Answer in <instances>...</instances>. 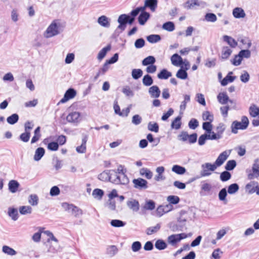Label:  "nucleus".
Listing matches in <instances>:
<instances>
[{
	"label": "nucleus",
	"instance_id": "f257e3e1",
	"mask_svg": "<svg viewBox=\"0 0 259 259\" xmlns=\"http://www.w3.org/2000/svg\"><path fill=\"white\" fill-rule=\"evenodd\" d=\"M137 16L133 11L131 12L130 15H120L117 19V22L119 24L117 26V29H120L121 31H123L125 29L127 24L130 25L133 24Z\"/></svg>",
	"mask_w": 259,
	"mask_h": 259
},
{
	"label": "nucleus",
	"instance_id": "f03ea898",
	"mask_svg": "<svg viewBox=\"0 0 259 259\" xmlns=\"http://www.w3.org/2000/svg\"><path fill=\"white\" fill-rule=\"evenodd\" d=\"M249 124V120L246 116L241 117V121H234L231 124V131L234 134H237L238 130H245Z\"/></svg>",
	"mask_w": 259,
	"mask_h": 259
},
{
	"label": "nucleus",
	"instance_id": "7ed1b4c3",
	"mask_svg": "<svg viewBox=\"0 0 259 259\" xmlns=\"http://www.w3.org/2000/svg\"><path fill=\"white\" fill-rule=\"evenodd\" d=\"M251 52L248 50H241L238 55H236L234 56L233 59L231 60V63L235 66L239 65L242 62V59L249 58L250 57Z\"/></svg>",
	"mask_w": 259,
	"mask_h": 259
},
{
	"label": "nucleus",
	"instance_id": "20e7f679",
	"mask_svg": "<svg viewBox=\"0 0 259 259\" xmlns=\"http://www.w3.org/2000/svg\"><path fill=\"white\" fill-rule=\"evenodd\" d=\"M178 139L182 142H188L190 144H194L196 142L197 139V134L193 133L189 135L187 132L182 131L178 136Z\"/></svg>",
	"mask_w": 259,
	"mask_h": 259
},
{
	"label": "nucleus",
	"instance_id": "39448f33",
	"mask_svg": "<svg viewBox=\"0 0 259 259\" xmlns=\"http://www.w3.org/2000/svg\"><path fill=\"white\" fill-rule=\"evenodd\" d=\"M60 33L59 31V26L56 23V21H53L49 26L45 32L44 36L46 38H49L57 35Z\"/></svg>",
	"mask_w": 259,
	"mask_h": 259
},
{
	"label": "nucleus",
	"instance_id": "423d86ee",
	"mask_svg": "<svg viewBox=\"0 0 259 259\" xmlns=\"http://www.w3.org/2000/svg\"><path fill=\"white\" fill-rule=\"evenodd\" d=\"M191 235V233H189L188 235H187L185 233L172 234L167 237V241L169 244L175 246L181 240L187 238L188 236H190Z\"/></svg>",
	"mask_w": 259,
	"mask_h": 259
},
{
	"label": "nucleus",
	"instance_id": "0eeeda50",
	"mask_svg": "<svg viewBox=\"0 0 259 259\" xmlns=\"http://www.w3.org/2000/svg\"><path fill=\"white\" fill-rule=\"evenodd\" d=\"M186 219L180 218L178 219L177 224L171 223L170 224V228L173 232L182 231L186 227Z\"/></svg>",
	"mask_w": 259,
	"mask_h": 259
},
{
	"label": "nucleus",
	"instance_id": "6e6552de",
	"mask_svg": "<svg viewBox=\"0 0 259 259\" xmlns=\"http://www.w3.org/2000/svg\"><path fill=\"white\" fill-rule=\"evenodd\" d=\"M134 187L139 190L146 189L148 188V182L141 178L135 179L133 180Z\"/></svg>",
	"mask_w": 259,
	"mask_h": 259
},
{
	"label": "nucleus",
	"instance_id": "1a4fd4ad",
	"mask_svg": "<svg viewBox=\"0 0 259 259\" xmlns=\"http://www.w3.org/2000/svg\"><path fill=\"white\" fill-rule=\"evenodd\" d=\"M225 125L223 123H220L217 126L216 128L217 133H215L214 132L211 135L212 137H213L214 140H219L222 138V135L225 130Z\"/></svg>",
	"mask_w": 259,
	"mask_h": 259
},
{
	"label": "nucleus",
	"instance_id": "9d476101",
	"mask_svg": "<svg viewBox=\"0 0 259 259\" xmlns=\"http://www.w3.org/2000/svg\"><path fill=\"white\" fill-rule=\"evenodd\" d=\"M76 94V91L70 88L66 91L63 98L60 101L59 103H64L69 100L74 98Z\"/></svg>",
	"mask_w": 259,
	"mask_h": 259
},
{
	"label": "nucleus",
	"instance_id": "9b49d317",
	"mask_svg": "<svg viewBox=\"0 0 259 259\" xmlns=\"http://www.w3.org/2000/svg\"><path fill=\"white\" fill-rule=\"evenodd\" d=\"M229 155V154H228L226 151H225L219 155L215 161L213 163L214 166H216V168L217 167L221 166L224 163L228 158Z\"/></svg>",
	"mask_w": 259,
	"mask_h": 259
},
{
	"label": "nucleus",
	"instance_id": "f8f14e48",
	"mask_svg": "<svg viewBox=\"0 0 259 259\" xmlns=\"http://www.w3.org/2000/svg\"><path fill=\"white\" fill-rule=\"evenodd\" d=\"M80 113L78 112H73L69 113L66 117V120L68 122L77 123L80 119Z\"/></svg>",
	"mask_w": 259,
	"mask_h": 259
},
{
	"label": "nucleus",
	"instance_id": "ddd939ff",
	"mask_svg": "<svg viewBox=\"0 0 259 259\" xmlns=\"http://www.w3.org/2000/svg\"><path fill=\"white\" fill-rule=\"evenodd\" d=\"M187 65L188 67H186L184 68L183 67L177 71L176 73V76L181 79H186L188 78V73L187 72V70L189 69L190 67V64L188 62H187Z\"/></svg>",
	"mask_w": 259,
	"mask_h": 259
},
{
	"label": "nucleus",
	"instance_id": "4468645a",
	"mask_svg": "<svg viewBox=\"0 0 259 259\" xmlns=\"http://www.w3.org/2000/svg\"><path fill=\"white\" fill-rule=\"evenodd\" d=\"M148 93L151 98H158L160 95L161 91L158 86L153 85L149 89Z\"/></svg>",
	"mask_w": 259,
	"mask_h": 259
},
{
	"label": "nucleus",
	"instance_id": "2eb2a0df",
	"mask_svg": "<svg viewBox=\"0 0 259 259\" xmlns=\"http://www.w3.org/2000/svg\"><path fill=\"white\" fill-rule=\"evenodd\" d=\"M144 3L147 8L150 9L152 12H155L157 7V0H145Z\"/></svg>",
	"mask_w": 259,
	"mask_h": 259
},
{
	"label": "nucleus",
	"instance_id": "dca6fc26",
	"mask_svg": "<svg viewBox=\"0 0 259 259\" xmlns=\"http://www.w3.org/2000/svg\"><path fill=\"white\" fill-rule=\"evenodd\" d=\"M170 60L172 64L176 66H178L183 64L182 58L177 53L174 54L171 57Z\"/></svg>",
	"mask_w": 259,
	"mask_h": 259
},
{
	"label": "nucleus",
	"instance_id": "f3484780",
	"mask_svg": "<svg viewBox=\"0 0 259 259\" xmlns=\"http://www.w3.org/2000/svg\"><path fill=\"white\" fill-rule=\"evenodd\" d=\"M150 15L148 12L141 13L138 17V22L141 25H144L149 19Z\"/></svg>",
	"mask_w": 259,
	"mask_h": 259
},
{
	"label": "nucleus",
	"instance_id": "a211bd4d",
	"mask_svg": "<svg viewBox=\"0 0 259 259\" xmlns=\"http://www.w3.org/2000/svg\"><path fill=\"white\" fill-rule=\"evenodd\" d=\"M88 140V136L85 135L82 139L81 145L76 148V151L79 153H84L86 151V143Z\"/></svg>",
	"mask_w": 259,
	"mask_h": 259
},
{
	"label": "nucleus",
	"instance_id": "6ab92c4d",
	"mask_svg": "<svg viewBox=\"0 0 259 259\" xmlns=\"http://www.w3.org/2000/svg\"><path fill=\"white\" fill-rule=\"evenodd\" d=\"M127 206L133 211H137L139 210L140 204L139 202L133 199L131 201H128L127 202Z\"/></svg>",
	"mask_w": 259,
	"mask_h": 259
},
{
	"label": "nucleus",
	"instance_id": "aec40b11",
	"mask_svg": "<svg viewBox=\"0 0 259 259\" xmlns=\"http://www.w3.org/2000/svg\"><path fill=\"white\" fill-rule=\"evenodd\" d=\"M233 15L236 18H242L245 17V13L244 10L241 8H235L233 10Z\"/></svg>",
	"mask_w": 259,
	"mask_h": 259
},
{
	"label": "nucleus",
	"instance_id": "412c9836",
	"mask_svg": "<svg viewBox=\"0 0 259 259\" xmlns=\"http://www.w3.org/2000/svg\"><path fill=\"white\" fill-rule=\"evenodd\" d=\"M45 153V150L44 148L39 147L35 150V154L34 155V160L35 161H39L41 159L42 156Z\"/></svg>",
	"mask_w": 259,
	"mask_h": 259
},
{
	"label": "nucleus",
	"instance_id": "4be33fe9",
	"mask_svg": "<svg viewBox=\"0 0 259 259\" xmlns=\"http://www.w3.org/2000/svg\"><path fill=\"white\" fill-rule=\"evenodd\" d=\"M213 138L211 135L207 134H203L201 135L198 139V144L200 146H202L205 144L206 140H214Z\"/></svg>",
	"mask_w": 259,
	"mask_h": 259
},
{
	"label": "nucleus",
	"instance_id": "5701e85b",
	"mask_svg": "<svg viewBox=\"0 0 259 259\" xmlns=\"http://www.w3.org/2000/svg\"><path fill=\"white\" fill-rule=\"evenodd\" d=\"M171 76V73L167 71L166 69H163L157 74V77L160 79H166Z\"/></svg>",
	"mask_w": 259,
	"mask_h": 259
},
{
	"label": "nucleus",
	"instance_id": "b1692460",
	"mask_svg": "<svg viewBox=\"0 0 259 259\" xmlns=\"http://www.w3.org/2000/svg\"><path fill=\"white\" fill-rule=\"evenodd\" d=\"M70 213L73 215L75 218H78L83 214V211L82 209L79 208L78 207L73 204L70 211Z\"/></svg>",
	"mask_w": 259,
	"mask_h": 259
},
{
	"label": "nucleus",
	"instance_id": "393cba45",
	"mask_svg": "<svg viewBox=\"0 0 259 259\" xmlns=\"http://www.w3.org/2000/svg\"><path fill=\"white\" fill-rule=\"evenodd\" d=\"M218 101L222 104H226L229 101V97L226 93H220L217 96Z\"/></svg>",
	"mask_w": 259,
	"mask_h": 259
},
{
	"label": "nucleus",
	"instance_id": "a878e982",
	"mask_svg": "<svg viewBox=\"0 0 259 259\" xmlns=\"http://www.w3.org/2000/svg\"><path fill=\"white\" fill-rule=\"evenodd\" d=\"M224 41L227 42V44L231 47V48H235L237 45V42L232 37L228 36V35H224L223 36Z\"/></svg>",
	"mask_w": 259,
	"mask_h": 259
},
{
	"label": "nucleus",
	"instance_id": "bb28decb",
	"mask_svg": "<svg viewBox=\"0 0 259 259\" xmlns=\"http://www.w3.org/2000/svg\"><path fill=\"white\" fill-rule=\"evenodd\" d=\"M249 114L251 117H256L259 116V108L255 105H251L249 108Z\"/></svg>",
	"mask_w": 259,
	"mask_h": 259
},
{
	"label": "nucleus",
	"instance_id": "cd10ccee",
	"mask_svg": "<svg viewBox=\"0 0 259 259\" xmlns=\"http://www.w3.org/2000/svg\"><path fill=\"white\" fill-rule=\"evenodd\" d=\"M9 189L12 193H15L19 186V183L15 180H11L9 183Z\"/></svg>",
	"mask_w": 259,
	"mask_h": 259
},
{
	"label": "nucleus",
	"instance_id": "c85d7f7f",
	"mask_svg": "<svg viewBox=\"0 0 259 259\" xmlns=\"http://www.w3.org/2000/svg\"><path fill=\"white\" fill-rule=\"evenodd\" d=\"M98 22L101 26L105 27H109L110 26V22L108 20V18L105 16H102L99 17L98 19Z\"/></svg>",
	"mask_w": 259,
	"mask_h": 259
},
{
	"label": "nucleus",
	"instance_id": "c756f323",
	"mask_svg": "<svg viewBox=\"0 0 259 259\" xmlns=\"http://www.w3.org/2000/svg\"><path fill=\"white\" fill-rule=\"evenodd\" d=\"M111 49L110 45H107L106 47L103 48L99 53L98 55V59L99 60H102L106 56L108 51H110Z\"/></svg>",
	"mask_w": 259,
	"mask_h": 259
},
{
	"label": "nucleus",
	"instance_id": "7c9ffc66",
	"mask_svg": "<svg viewBox=\"0 0 259 259\" xmlns=\"http://www.w3.org/2000/svg\"><path fill=\"white\" fill-rule=\"evenodd\" d=\"M181 118V116H178L171 122V127L172 128L179 130L181 128L182 125Z\"/></svg>",
	"mask_w": 259,
	"mask_h": 259
},
{
	"label": "nucleus",
	"instance_id": "2f4dec72",
	"mask_svg": "<svg viewBox=\"0 0 259 259\" xmlns=\"http://www.w3.org/2000/svg\"><path fill=\"white\" fill-rule=\"evenodd\" d=\"M232 53V51L228 47H224L222 51V59H227Z\"/></svg>",
	"mask_w": 259,
	"mask_h": 259
},
{
	"label": "nucleus",
	"instance_id": "473e14b6",
	"mask_svg": "<svg viewBox=\"0 0 259 259\" xmlns=\"http://www.w3.org/2000/svg\"><path fill=\"white\" fill-rule=\"evenodd\" d=\"M110 170H106L98 176V179L103 181H107L110 180Z\"/></svg>",
	"mask_w": 259,
	"mask_h": 259
},
{
	"label": "nucleus",
	"instance_id": "72a5a7b5",
	"mask_svg": "<svg viewBox=\"0 0 259 259\" xmlns=\"http://www.w3.org/2000/svg\"><path fill=\"white\" fill-rule=\"evenodd\" d=\"M155 62L156 59L154 57L152 56H149L143 60L142 64L143 66H148L154 64Z\"/></svg>",
	"mask_w": 259,
	"mask_h": 259
},
{
	"label": "nucleus",
	"instance_id": "f704fd0d",
	"mask_svg": "<svg viewBox=\"0 0 259 259\" xmlns=\"http://www.w3.org/2000/svg\"><path fill=\"white\" fill-rule=\"evenodd\" d=\"M8 214L14 221H16L18 219V210L15 208L10 207L8 209Z\"/></svg>",
	"mask_w": 259,
	"mask_h": 259
},
{
	"label": "nucleus",
	"instance_id": "c9c22d12",
	"mask_svg": "<svg viewBox=\"0 0 259 259\" xmlns=\"http://www.w3.org/2000/svg\"><path fill=\"white\" fill-rule=\"evenodd\" d=\"M104 194V192L103 190L100 189L96 188L93 190L92 195L95 198L98 200H101Z\"/></svg>",
	"mask_w": 259,
	"mask_h": 259
},
{
	"label": "nucleus",
	"instance_id": "e433bc0d",
	"mask_svg": "<svg viewBox=\"0 0 259 259\" xmlns=\"http://www.w3.org/2000/svg\"><path fill=\"white\" fill-rule=\"evenodd\" d=\"M155 246L157 249L161 250L165 249L167 245L164 240L158 239L156 241Z\"/></svg>",
	"mask_w": 259,
	"mask_h": 259
},
{
	"label": "nucleus",
	"instance_id": "4c0bfd02",
	"mask_svg": "<svg viewBox=\"0 0 259 259\" xmlns=\"http://www.w3.org/2000/svg\"><path fill=\"white\" fill-rule=\"evenodd\" d=\"M172 171L178 175H183L186 172V168L179 165H175L172 167Z\"/></svg>",
	"mask_w": 259,
	"mask_h": 259
},
{
	"label": "nucleus",
	"instance_id": "58836bf2",
	"mask_svg": "<svg viewBox=\"0 0 259 259\" xmlns=\"http://www.w3.org/2000/svg\"><path fill=\"white\" fill-rule=\"evenodd\" d=\"M227 196V192L226 188L222 189L219 193V198L220 201L224 202V204L227 203L226 196Z\"/></svg>",
	"mask_w": 259,
	"mask_h": 259
},
{
	"label": "nucleus",
	"instance_id": "ea45409f",
	"mask_svg": "<svg viewBox=\"0 0 259 259\" xmlns=\"http://www.w3.org/2000/svg\"><path fill=\"white\" fill-rule=\"evenodd\" d=\"M143 83L144 85L149 87L152 85L153 83L152 77L149 74H146L144 76L142 79Z\"/></svg>",
	"mask_w": 259,
	"mask_h": 259
},
{
	"label": "nucleus",
	"instance_id": "a19ab883",
	"mask_svg": "<svg viewBox=\"0 0 259 259\" xmlns=\"http://www.w3.org/2000/svg\"><path fill=\"white\" fill-rule=\"evenodd\" d=\"M143 74V72L141 69H134L132 71V76L134 79H138Z\"/></svg>",
	"mask_w": 259,
	"mask_h": 259
},
{
	"label": "nucleus",
	"instance_id": "79ce46f5",
	"mask_svg": "<svg viewBox=\"0 0 259 259\" xmlns=\"http://www.w3.org/2000/svg\"><path fill=\"white\" fill-rule=\"evenodd\" d=\"M211 122H204L202 124V128L206 131L207 134L212 135L213 132L212 131V125Z\"/></svg>",
	"mask_w": 259,
	"mask_h": 259
},
{
	"label": "nucleus",
	"instance_id": "37998d69",
	"mask_svg": "<svg viewBox=\"0 0 259 259\" xmlns=\"http://www.w3.org/2000/svg\"><path fill=\"white\" fill-rule=\"evenodd\" d=\"M147 39L150 43H156L161 40V37L158 34H151L147 37Z\"/></svg>",
	"mask_w": 259,
	"mask_h": 259
},
{
	"label": "nucleus",
	"instance_id": "c03bdc74",
	"mask_svg": "<svg viewBox=\"0 0 259 259\" xmlns=\"http://www.w3.org/2000/svg\"><path fill=\"white\" fill-rule=\"evenodd\" d=\"M19 120V115L16 113H14L7 118V122L10 124H14L18 122Z\"/></svg>",
	"mask_w": 259,
	"mask_h": 259
},
{
	"label": "nucleus",
	"instance_id": "a18cd8bd",
	"mask_svg": "<svg viewBox=\"0 0 259 259\" xmlns=\"http://www.w3.org/2000/svg\"><path fill=\"white\" fill-rule=\"evenodd\" d=\"M162 28L168 31H172L175 30V26L172 22L168 21L163 24Z\"/></svg>",
	"mask_w": 259,
	"mask_h": 259
},
{
	"label": "nucleus",
	"instance_id": "49530a36",
	"mask_svg": "<svg viewBox=\"0 0 259 259\" xmlns=\"http://www.w3.org/2000/svg\"><path fill=\"white\" fill-rule=\"evenodd\" d=\"M257 184V182H251L250 183L247 184L245 186V189L248 191V193L252 194L255 192V185Z\"/></svg>",
	"mask_w": 259,
	"mask_h": 259
},
{
	"label": "nucleus",
	"instance_id": "de8ad7c7",
	"mask_svg": "<svg viewBox=\"0 0 259 259\" xmlns=\"http://www.w3.org/2000/svg\"><path fill=\"white\" fill-rule=\"evenodd\" d=\"M239 189V185L237 183H233L229 186L228 192L230 194H233L237 192Z\"/></svg>",
	"mask_w": 259,
	"mask_h": 259
},
{
	"label": "nucleus",
	"instance_id": "09e8293b",
	"mask_svg": "<svg viewBox=\"0 0 259 259\" xmlns=\"http://www.w3.org/2000/svg\"><path fill=\"white\" fill-rule=\"evenodd\" d=\"M161 225L160 224H157L154 227L148 228L146 230V233L147 235H150L153 233H156L160 229Z\"/></svg>",
	"mask_w": 259,
	"mask_h": 259
},
{
	"label": "nucleus",
	"instance_id": "8fccbe9b",
	"mask_svg": "<svg viewBox=\"0 0 259 259\" xmlns=\"http://www.w3.org/2000/svg\"><path fill=\"white\" fill-rule=\"evenodd\" d=\"M143 207L146 210H153L155 207V203L152 200H146Z\"/></svg>",
	"mask_w": 259,
	"mask_h": 259
},
{
	"label": "nucleus",
	"instance_id": "3c124183",
	"mask_svg": "<svg viewBox=\"0 0 259 259\" xmlns=\"http://www.w3.org/2000/svg\"><path fill=\"white\" fill-rule=\"evenodd\" d=\"M2 250L5 253L10 255H14L17 253V252L14 249L7 245L3 246Z\"/></svg>",
	"mask_w": 259,
	"mask_h": 259
},
{
	"label": "nucleus",
	"instance_id": "603ef678",
	"mask_svg": "<svg viewBox=\"0 0 259 259\" xmlns=\"http://www.w3.org/2000/svg\"><path fill=\"white\" fill-rule=\"evenodd\" d=\"M28 202L33 206L37 205L38 202V196L36 194L30 195L29 196Z\"/></svg>",
	"mask_w": 259,
	"mask_h": 259
},
{
	"label": "nucleus",
	"instance_id": "864d4df0",
	"mask_svg": "<svg viewBox=\"0 0 259 259\" xmlns=\"http://www.w3.org/2000/svg\"><path fill=\"white\" fill-rule=\"evenodd\" d=\"M236 166V162L235 160H230L227 161L225 169L226 170H232Z\"/></svg>",
	"mask_w": 259,
	"mask_h": 259
},
{
	"label": "nucleus",
	"instance_id": "5fc2aeb1",
	"mask_svg": "<svg viewBox=\"0 0 259 259\" xmlns=\"http://www.w3.org/2000/svg\"><path fill=\"white\" fill-rule=\"evenodd\" d=\"M140 174L142 176L145 175L147 179H151L153 176L152 172L146 168H142L140 170Z\"/></svg>",
	"mask_w": 259,
	"mask_h": 259
},
{
	"label": "nucleus",
	"instance_id": "6e6d98bb",
	"mask_svg": "<svg viewBox=\"0 0 259 259\" xmlns=\"http://www.w3.org/2000/svg\"><path fill=\"white\" fill-rule=\"evenodd\" d=\"M19 211L23 215L29 214L31 213L32 208L30 206H22L20 207Z\"/></svg>",
	"mask_w": 259,
	"mask_h": 259
},
{
	"label": "nucleus",
	"instance_id": "4d7b16f0",
	"mask_svg": "<svg viewBox=\"0 0 259 259\" xmlns=\"http://www.w3.org/2000/svg\"><path fill=\"white\" fill-rule=\"evenodd\" d=\"M231 178V174L228 171L226 170L222 172L220 175V179L223 182H226Z\"/></svg>",
	"mask_w": 259,
	"mask_h": 259
},
{
	"label": "nucleus",
	"instance_id": "13d9d810",
	"mask_svg": "<svg viewBox=\"0 0 259 259\" xmlns=\"http://www.w3.org/2000/svg\"><path fill=\"white\" fill-rule=\"evenodd\" d=\"M148 129L151 132L158 133L159 131V125L157 123L149 122L148 124Z\"/></svg>",
	"mask_w": 259,
	"mask_h": 259
},
{
	"label": "nucleus",
	"instance_id": "bf43d9fd",
	"mask_svg": "<svg viewBox=\"0 0 259 259\" xmlns=\"http://www.w3.org/2000/svg\"><path fill=\"white\" fill-rule=\"evenodd\" d=\"M167 200L169 202V204H177L180 201V198L177 196L170 195L167 197Z\"/></svg>",
	"mask_w": 259,
	"mask_h": 259
},
{
	"label": "nucleus",
	"instance_id": "052dcab7",
	"mask_svg": "<svg viewBox=\"0 0 259 259\" xmlns=\"http://www.w3.org/2000/svg\"><path fill=\"white\" fill-rule=\"evenodd\" d=\"M110 224L114 227H121L124 226L126 223L119 220H112Z\"/></svg>",
	"mask_w": 259,
	"mask_h": 259
},
{
	"label": "nucleus",
	"instance_id": "680f3d73",
	"mask_svg": "<svg viewBox=\"0 0 259 259\" xmlns=\"http://www.w3.org/2000/svg\"><path fill=\"white\" fill-rule=\"evenodd\" d=\"M194 6H200L198 0H188L185 3V7L188 9H191Z\"/></svg>",
	"mask_w": 259,
	"mask_h": 259
},
{
	"label": "nucleus",
	"instance_id": "e2e57ef3",
	"mask_svg": "<svg viewBox=\"0 0 259 259\" xmlns=\"http://www.w3.org/2000/svg\"><path fill=\"white\" fill-rule=\"evenodd\" d=\"M205 19L208 22H214L217 21V18L214 14L209 13L205 15Z\"/></svg>",
	"mask_w": 259,
	"mask_h": 259
},
{
	"label": "nucleus",
	"instance_id": "0e129e2a",
	"mask_svg": "<svg viewBox=\"0 0 259 259\" xmlns=\"http://www.w3.org/2000/svg\"><path fill=\"white\" fill-rule=\"evenodd\" d=\"M188 126L190 128L195 130L199 126V122L195 118H192L188 123Z\"/></svg>",
	"mask_w": 259,
	"mask_h": 259
},
{
	"label": "nucleus",
	"instance_id": "69168bd1",
	"mask_svg": "<svg viewBox=\"0 0 259 259\" xmlns=\"http://www.w3.org/2000/svg\"><path fill=\"white\" fill-rule=\"evenodd\" d=\"M252 171L254 173L257 174V176H259V159H255L252 167Z\"/></svg>",
	"mask_w": 259,
	"mask_h": 259
},
{
	"label": "nucleus",
	"instance_id": "338daca9",
	"mask_svg": "<svg viewBox=\"0 0 259 259\" xmlns=\"http://www.w3.org/2000/svg\"><path fill=\"white\" fill-rule=\"evenodd\" d=\"M30 137V132H26L21 134L19 136V139L24 142H27Z\"/></svg>",
	"mask_w": 259,
	"mask_h": 259
},
{
	"label": "nucleus",
	"instance_id": "774afa93",
	"mask_svg": "<svg viewBox=\"0 0 259 259\" xmlns=\"http://www.w3.org/2000/svg\"><path fill=\"white\" fill-rule=\"evenodd\" d=\"M62 161L59 160L57 157L54 158L53 159V163L54 166L56 170H59L62 167Z\"/></svg>",
	"mask_w": 259,
	"mask_h": 259
}]
</instances>
